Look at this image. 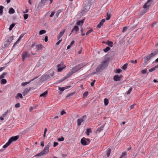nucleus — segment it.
<instances>
[{
  "instance_id": "1",
  "label": "nucleus",
  "mask_w": 158,
  "mask_h": 158,
  "mask_svg": "<svg viewBox=\"0 0 158 158\" xmlns=\"http://www.w3.org/2000/svg\"><path fill=\"white\" fill-rule=\"evenodd\" d=\"M109 59H107L106 60H103L100 64L98 65L96 69V71L99 73L102 72L104 69L106 68L108 66Z\"/></svg>"
},
{
  "instance_id": "2",
  "label": "nucleus",
  "mask_w": 158,
  "mask_h": 158,
  "mask_svg": "<svg viewBox=\"0 0 158 158\" xmlns=\"http://www.w3.org/2000/svg\"><path fill=\"white\" fill-rule=\"evenodd\" d=\"M152 2V0H148L147 2H146L143 6V8L144 9H146L143 10L141 11V15H143L145 14L148 10L149 8V6H150L151 3H150V2Z\"/></svg>"
},
{
  "instance_id": "3",
  "label": "nucleus",
  "mask_w": 158,
  "mask_h": 158,
  "mask_svg": "<svg viewBox=\"0 0 158 158\" xmlns=\"http://www.w3.org/2000/svg\"><path fill=\"white\" fill-rule=\"evenodd\" d=\"M156 53H152L148 55L147 56L144 57V63L146 64L147 63V62L152 57L155 56Z\"/></svg>"
},
{
  "instance_id": "4",
  "label": "nucleus",
  "mask_w": 158,
  "mask_h": 158,
  "mask_svg": "<svg viewBox=\"0 0 158 158\" xmlns=\"http://www.w3.org/2000/svg\"><path fill=\"white\" fill-rule=\"evenodd\" d=\"M78 71V69H77L76 68V67H75L73 68L72 69H71L69 71V72L68 74L69 75V77H70L74 73L77 72Z\"/></svg>"
},
{
  "instance_id": "5",
  "label": "nucleus",
  "mask_w": 158,
  "mask_h": 158,
  "mask_svg": "<svg viewBox=\"0 0 158 158\" xmlns=\"http://www.w3.org/2000/svg\"><path fill=\"white\" fill-rule=\"evenodd\" d=\"M86 117V115H84L81 118H79L77 120V125L80 126L81 124V123L84 121V118Z\"/></svg>"
},
{
  "instance_id": "6",
  "label": "nucleus",
  "mask_w": 158,
  "mask_h": 158,
  "mask_svg": "<svg viewBox=\"0 0 158 158\" xmlns=\"http://www.w3.org/2000/svg\"><path fill=\"white\" fill-rule=\"evenodd\" d=\"M50 78V76L48 74L43 75L42 76L41 80L42 81H44Z\"/></svg>"
},
{
  "instance_id": "7",
  "label": "nucleus",
  "mask_w": 158,
  "mask_h": 158,
  "mask_svg": "<svg viewBox=\"0 0 158 158\" xmlns=\"http://www.w3.org/2000/svg\"><path fill=\"white\" fill-rule=\"evenodd\" d=\"M19 137L18 135L15 136H12L9 139V141L11 143L12 142L14 141H15L17 140L19 138Z\"/></svg>"
},
{
  "instance_id": "8",
  "label": "nucleus",
  "mask_w": 158,
  "mask_h": 158,
  "mask_svg": "<svg viewBox=\"0 0 158 158\" xmlns=\"http://www.w3.org/2000/svg\"><path fill=\"white\" fill-rule=\"evenodd\" d=\"M49 147L50 146L48 144L46 145V146L44 148V150L42 151V152L44 153V154H45L48 152Z\"/></svg>"
},
{
  "instance_id": "9",
  "label": "nucleus",
  "mask_w": 158,
  "mask_h": 158,
  "mask_svg": "<svg viewBox=\"0 0 158 158\" xmlns=\"http://www.w3.org/2000/svg\"><path fill=\"white\" fill-rule=\"evenodd\" d=\"M44 5L41 3V2H40L38 5H35V7L36 8V10H39Z\"/></svg>"
},
{
  "instance_id": "10",
  "label": "nucleus",
  "mask_w": 158,
  "mask_h": 158,
  "mask_svg": "<svg viewBox=\"0 0 158 158\" xmlns=\"http://www.w3.org/2000/svg\"><path fill=\"white\" fill-rule=\"evenodd\" d=\"M81 143L83 145H88L86 140V138L83 137L82 138L81 140Z\"/></svg>"
},
{
  "instance_id": "11",
  "label": "nucleus",
  "mask_w": 158,
  "mask_h": 158,
  "mask_svg": "<svg viewBox=\"0 0 158 158\" xmlns=\"http://www.w3.org/2000/svg\"><path fill=\"white\" fill-rule=\"evenodd\" d=\"M106 20L105 19H102L99 22V24L97 25V27L98 28H100L101 26H102L104 23L105 22Z\"/></svg>"
},
{
  "instance_id": "12",
  "label": "nucleus",
  "mask_w": 158,
  "mask_h": 158,
  "mask_svg": "<svg viewBox=\"0 0 158 158\" xmlns=\"http://www.w3.org/2000/svg\"><path fill=\"white\" fill-rule=\"evenodd\" d=\"M38 77H35L33 79L31 80L29 82H23L22 83V86H25V85H27V84L30 83L31 81H34Z\"/></svg>"
},
{
  "instance_id": "13",
  "label": "nucleus",
  "mask_w": 158,
  "mask_h": 158,
  "mask_svg": "<svg viewBox=\"0 0 158 158\" xmlns=\"http://www.w3.org/2000/svg\"><path fill=\"white\" fill-rule=\"evenodd\" d=\"M31 89V88L30 87L29 89L27 88H26L24 90L23 92V96H25L29 92V91Z\"/></svg>"
},
{
  "instance_id": "14",
  "label": "nucleus",
  "mask_w": 158,
  "mask_h": 158,
  "mask_svg": "<svg viewBox=\"0 0 158 158\" xmlns=\"http://www.w3.org/2000/svg\"><path fill=\"white\" fill-rule=\"evenodd\" d=\"M79 27H78V26H76V25H75L74 27L72 30L71 33L69 35H70L71 34V33L72 32H73L74 31L77 32L78 31H79Z\"/></svg>"
},
{
  "instance_id": "15",
  "label": "nucleus",
  "mask_w": 158,
  "mask_h": 158,
  "mask_svg": "<svg viewBox=\"0 0 158 158\" xmlns=\"http://www.w3.org/2000/svg\"><path fill=\"white\" fill-rule=\"evenodd\" d=\"M65 31V29L60 31L57 36V40H59L61 37L64 35Z\"/></svg>"
},
{
  "instance_id": "16",
  "label": "nucleus",
  "mask_w": 158,
  "mask_h": 158,
  "mask_svg": "<svg viewBox=\"0 0 158 158\" xmlns=\"http://www.w3.org/2000/svg\"><path fill=\"white\" fill-rule=\"evenodd\" d=\"M113 79L114 81H120V77L118 75H116L114 76Z\"/></svg>"
},
{
  "instance_id": "17",
  "label": "nucleus",
  "mask_w": 158,
  "mask_h": 158,
  "mask_svg": "<svg viewBox=\"0 0 158 158\" xmlns=\"http://www.w3.org/2000/svg\"><path fill=\"white\" fill-rule=\"evenodd\" d=\"M69 75L67 74L66 76L64 77L63 78L61 79L58 80L59 82H61L64 80L65 79H66L67 78L69 77Z\"/></svg>"
},
{
  "instance_id": "18",
  "label": "nucleus",
  "mask_w": 158,
  "mask_h": 158,
  "mask_svg": "<svg viewBox=\"0 0 158 158\" xmlns=\"http://www.w3.org/2000/svg\"><path fill=\"white\" fill-rule=\"evenodd\" d=\"M85 19H84L78 21L76 23V24L78 26H79L81 25H82L84 23V21L85 20Z\"/></svg>"
},
{
  "instance_id": "19",
  "label": "nucleus",
  "mask_w": 158,
  "mask_h": 158,
  "mask_svg": "<svg viewBox=\"0 0 158 158\" xmlns=\"http://www.w3.org/2000/svg\"><path fill=\"white\" fill-rule=\"evenodd\" d=\"M19 98L21 99H22L23 98L22 95L21 93H18L15 97V99L16 100L18 99Z\"/></svg>"
},
{
  "instance_id": "20",
  "label": "nucleus",
  "mask_w": 158,
  "mask_h": 158,
  "mask_svg": "<svg viewBox=\"0 0 158 158\" xmlns=\"http://www.w3.org/2000/svg\"><path fill=\"white\" fill-rule=\"evenodd\" d=\"M36 47L37 50L39 51L42 49L43 45L41 44H39L36 45Z\"/></svg>"
},
{
  "instance_id": "21",
  "label": "nucleus",
  "mask_w": 158,
  "mask_h": 158,
  "mask_svg": "<svg viewBox=\"0 0 158 158\" xmlns=\"http://www.w3.org/2000/svg\"><path fill=\"white\" fill-rule=\"evenodd\" d=\"M48 93V91H46L44 93L40 94V97H43L44 98L45 97H46V96H47V95Z\"/></svg>"
},
{
  "instance_id": "22",
  "label": "nucleus",
  "mask_w": 158,
  "mask_h": 158,
  "mask_svg": "<svg viewBox=\"0 0 158 158\" xmlns=\"http://www.w3.org/2000/svg\"><path fill=\"white\" fill-rule=\"evenodd\" d=\"M66 67V65H64L62 67H58L57 69V71L58 72H60L61 71L64 69Z\"/></svg>"
},
{
  "instance_id": "23",
  "label": "nucleus",
  "mask_w": 158,
  "mask_h": 158,
  "mask_svg": "<svg viewBox=\"0 0 158 158\" xmlns=\"http://www.w3.org/2000/svg\"><path fill=\"white\" fill-rule=\"evenodd\" d=\"M104 124H103L101 127H99L98 129L97 130V131L100 132L101 131L103 130L104 127Z\"/></svg>"
},
{
  "instance_id": "24",
  "label": "nucleus",
  "mask_w": 158,
  "mask_h": 158,
  "mask_svg": "<svg viewBox=\"0 0 158 158\" xmlns=\"http://www.w3.org/2000/svg\"><path fill=\"white\" fill-rule=\"evenodd\" d=\"M89 7L88 6H85L82 10L83 12H87L89 9Z\"/></svg>"
},
{
  "instance_id": "25",
  "label": "nucleus",
  "mask_w": 158,
  "mask_h": 158,
  "mask_svg": "<svg viewBox=\"0 0 158 158\" xmlns=\"http://www.w3.org/2000/svg\"><path fill=\"white\" fill-rule=\"evenodd\" d=\"M15 12V10L13 8H10L9 11V13L10 14H13Z\"/></svg>"
},
{
  "instance_id": "26",
  "label": "nucleus",
  "mask_w": 158,
  "mask_h": 158,
  "mask_svg": "<svg viewBox=\"0 0 158 158\" xmlns=\"http://www.w3.org/2000/svg\"><path fill=\"white\" fill-rule=\"evenodd\" d=\"M111 149L110 148H108L107 150L106 151V154L107 155V156L108 157L110 156V152H111Z\"/></svg>"
},
{
  "instance_id": "27",
  "label": "nucleus",
  "mask_w": 158,
  "mask_h": 158,
  "mask_svg": "<svg viewBox=\"0 0 158 158\" xmlns=\"http://www.w3.org/2000/svg\"><path fill=\"white\" fill-rule=\"evenodd\" d=\"M106 44L108 46L111 47L113 46V43L111 41L107 40L106 42Z\"/></svg>"
},
{
  "instance_id": "28",
  "label": "nucleus",
  "mask_w": 158,
  "mask_h": 158,
  "mask_svg": "<svg viewBox=\"0 0 158 158\" xmlns=\"http://www.w3.org/2000/svg\"><path fill=\"white\" fill-rule=\"evenodd\" d=\"M84 67V65H81V64H79L76 65L75 67L78 69V70Z\"/></svg>"
},
{
  "instance_id": "29",
  "label": "nucleus",
  "mask_w": 158,
  "mask_h": 158,
  "mask_svg": "<svg viewBox=\"0 0 158 158\" xmlns=\"http://www.w3.org/2000/svg\"><path fill=\"white\" fill-rule=\"evenodd\" d=\"M10 142L8 140V142L3 145V148H6L10 145Z\"/></svg>"
},
{
  "instance_id": "30",
  "label": "nucleus",
  "mask_w": 158,
  "mask_h": 158,
  "mask_svg": "<svg viewBox=\"0 0 158 158\" xmlns=\"http://www.w3.org/2000/svg\"><path fill=\"white\" fill-rule=\"evenodd\" d=\"M4 8V7L2 6H0V15H2L3 13V9Z\"/></svg>"
},
{
  "instance_id": "31",
  "label": "nucleus",
  "mask_w": 158,
  "mask_h": 158,
  "mask_svg": "<svg viewBox=\"0 0 158 158\" xmlns=\"http://www.w3.org/2000/svg\"><path fill=\"white\" fill-rule=\"evenodd\" d=\"M15 25V23H13L12 24H11L10 26V27L9 28V30L10 31H11L13 28L14 27Z\"/></svg>"
},
{
  "instance_id": "32",
  "label": "nucleus",
  "mask_w": 158,
  "mask_h": 158,
  "mask_svg": "<svg viewBox=\"0 0 158 158\" xmlns=\"http://www.w3.org/2000/svg\"><path fill=\"white\" fill-rule=\"evenodd\" d=\"M7 82V81L6 79H2L1 81V83L3 85L5 84Z\"/></svg>"
},
{
  "instance_id": "33",
  "label": "nucleus",
  "mask_w": 158,
  "mask_h": 158,
  "mask_svg": "<svg viewBox=\"0 0 158 158\" xmlns=\"http://www.w3.org/2000/svg\"><path fill=\"white\" fill-rule=\"evenodd\" d=\"M104 103L105 106L108 105L109 103V100L108 99L106 98L104 99Z\"/></svg>"
},
{
  "instance_id": "34",
  "label": "nucleus",
  "mask_w": 158,
  "mask_h": 158,
  "mask_svg": "<svg viewBox=\"0 0 158 158\" xmlns=\"http://www.w3.org/2000/svg\"><path fill=\"white\" fill-rule=\"evenodd\" d=\"M110 48L109 47H107L103 49V51L105 52H107L110 50Z\"/></svg>"
},
{
  "instance_id": "35",
  "label": "nucleus",
  "mask_w": 158,
  "mask_h": 158,
  "mask_svg": "<svg viewBox=\"0 0 158 158\" xmlns=\"http://www.w3.org/2000/svg\"><path fill=\"white\" fill-rule=\"evenodd\" d=\"M127 65H128V64H127V63H126V64H124L123 65V66H122V69H123L124 70H125L127 68Z\"/></svg>"
},
{
  "instance_id": "36",
  "label": "nucleus",
  "mask_w": 158,
  "mask_h": 158,
  "mask_svg": "<svg viewBox=\"0 0 158 158\" xmlns=\"http://www.w3.org/2000/svg\"><path fill=\"white\" fill-rule=\"evenodd\" d=\"M107 17L106 18V19L107 20H109L110 18L111 15L110 13H107L106 14Z\"/></svg>"
},
{
  "instance_id": "37",
  "label": "nucleus",
  "mask_w": 158,
  "mask_h": 158,
  "mask_svg": "<svg viewBox=\"0 0 158 158\" xmlns=\"http://www.w3.org/2000/svg\"><path fill=\"white\" fill-rule=\"evenodd\" d=\"M27 52L25 51V52H23V53L22 54V56H23L24 57H27Z\"/></svg>"
},
{
  "instance_id": "38",
  "label": "nucleus",
  "mask_w": 158,
  "mask_h": 158,
  "mask_svg": "<svg viewBox=\"0 0 158 158\" xmlns=\"http://www.w3.org/2000/svg\"><path fill=\"white\" fill-rule=\"evenodd\" d=\"M13 39V36H10L8 38L7 40L6 41H9V42L10 43L11 42L12 40Z\"/></svg>"
},
{
  "instance_id": "39",
  "label": "nucleus",
  "mask_w": 158,
  "mask_h": 158,
  "mask_svg": "<svg viewBox=\"0 0 158 158\" xmlns=\"http://www.w3.org/2000/svg\"><path fill=\"white\" fill-rule=\"evenodd\" d=\"M46 32V31L44 30H40L39 32V34L41 35L43 34H44Z\"/></svg>"
},
{
  "instance_id": "40",
  "label": "nucleus",
  "mask_w": 158,
  "mask_h": 158,
  "mask_svg": "<svg viewBox=\"0 0 158 158\" xmlns=\"http://www.w3.org/2000/svg\"><path fill=\"white\" fill-rule=\"evenodd\" d=\"M44 153H43L42 151L37 154H36L35 156H43V155H44Z\"/></svg>"
},
{
  "instance_id": "41",
  "label": "nucleus",
  "mask_w": 158,
  "mask_h": 158,
  "mask_svg": "<svg viewBox=\"0 0 158 158\" xmlns=\"http://www.w3.org/2000/svg\"><path fill=\"white\" fill-rule=\"evenodd\" d=\"M92 132L91 129V128H89L87 129V132L86 133L87 135H89V133Z\"/></svg>"
},
{
  "instance_id": "42",
  "label": "nucleus",
  "mask_w": 158,
  "mask_h": 158,
  "mask_svg": "<svg viewBox=\"0 0 158 158\" xmlns=\"http://www.w3.org/2000/svg\"><path fill=\"white\" fill-rule=\"evenodd\" d=\"M93 31V30L92 28L90 29V30H88L86 33V35H88L92 31Z\"/></svg>"
},
{
  "instance_id": "43",
  "label": "nucleus",
  "mask_w": 158,
  "mask_h": 158,
  "mask_svg": "<svg viewBox=\"0 0 158 158\" xmlns=\"http://www.w3.org/2000/svg\"><path fill=\"white\" fill-rule=\"evenodd\" d=\"M65 88L64 87H59V90H60V92L61 93V92H62L65 89Z\"/></svg>"
},
{
  "instance_id": "44",
  "label": "nucleus",
  "mask_w": 158,
  "mask_h": 158,
  "mask_svg": "<svg viewBox=\"0 0 158 158\" xmlns=\"http://www.w3.org/2000/svg\"><path fill=\"white\" fill-rule=\"evenodd\" d=\"M64 139V138L63 137L61 136L60 138H58L57 140L59 141H63Z\"/></svg>"
},
{
  "instance_id": "45",
  "label": "nucleus",
  "mask_w": 158,
  "mask_h": 158,
  "mask_svg": "<svg viewBox=\"0 0 158 158\" xmlns=\"http://www.w3.org/2000/svg\"><path fill=\"white\" fill-rule=\"evenodd\" d=\"M10 43L9 42V41H6L4 44V46L6 47H7L10 44Z\"/></svg>"
},
{
  "instance_id": "46",
  "label": "nucleus",
  "mask_w": 158,
  "mask_h": 158,
  "mask_svg": "<svg viewBox=\"0 0 158 158\" xmlns=\"http://www.w3.org/2000/svg\"><path fill=\"white\" fill-rule=\"evenodd\" d=\"M24 19L25 20L27 19L28 17V15L27 14H25L23 15Z\"/></svg>"
},
{
  "instance_id": "47",
  "label": "nucleus",
  "mask_w": 158,
  "mask_h": 158,
  "mask_svg": "<svg viewBox=\"0 0 158 158\" xmlns=\"http://www.w3.org/2000/svg\"><path fill=\"white\" fill-rule=\"evenodd\" d=\"M156 69H157V68H155V66L154 67L149 69V71L150 72H152L153 71L155 70Z\"/></svg>"
},
{
  "instance_id": "48",
  "label": "nucleus",
  "mask_w": 158,
  "mask_h": 158,
  "mask_svg": "<svg viewBox=\"0 0 158 158\" xmlns=\"http://www.w3.org/2000/svg\"><path fill=\"white\" fill-rule=\"evenodd\" d=\"M88 94V92H85L83 94V97H85L87 96Z\"/></svg>"
},
{
  "instance_id": "49",
  "label": "nucleus",
  "mask_w": 158,
  "mask_h": 158,
  "mask_svg": "<svg viewBox=\"0 0 158 158\" xmlns=\"http://www.w3.org/2000/svg\"><path fill=\"white\" fill-rule=\"evenodd\" d=\"M132 90V88H130L128 90L127 92V94H130Z\"/></svg>"
},
{
  "instance_id": "50",
  "label": "nucleus",
  "mask_w": 158,
  "mask_h": 158,
  "mask_svg": "<svg viewBox=\"0 0 158 158\" xmlns=\"http://www.w3.org/2000/svg\"><path fill=\"white\" fill-rule=\"evenodd\" d=\"M20 105L19 103H17L15 105V107L16 108H19L20 107Z\"/></svg>"
},
{
  "instance_id": "51",
  "label": "nucleus",
  "mask_w": 158,
  "mask_h": 158,
  "mask_svg": "<svg viewBox=\"0 0 158 158\" xmlns=\"http://www.w3.org/2000/svg\"><path fill=\"white\" fill-rule=\"evenodd\" d=\"M127 152H123L122 153V156H123V157L127 155Z\"/></svg>"
},
{
  "instance_id": "52",
  "label": "nucleus",
  "mask_w": 158,
  "mask_h": 158,
  "mask_svg": "<svg viewBox=\"0 0 158 158\" xmlns=\"http://www.w3.org/2000/svg\"><path fill=\"white\" fill-rule=\"evenodd\" d=\"M47 1L48 0H41V3H43V4L44 5Z\"/></svg>"
},
{
  "instance_id": "53",
  "label": "nucleus",
  "mask_w": 158,
  "mask_h": 158,
  "mask_svg": "<svg viewBox=\"0 0 158 158\" xmlns=\"http://www.w3.org/2000/svg\"><path fill=\"white\" fill-rule=\"evenodd\" d=\"M9 112V110H7L6 112H5V113L2 114V116L3 117H5L6 115H7L8 112Z\"/></svg>"
},
{
  "instance_id": "54",
  "label": "nucleus",
  "mask_w": 158,
  "mask_h": 158,
  "mask_svg": "<svg viewBox=\"0 0 158 158\" xmlns=\"http://www.w3.org/2000/svg\"><path fill=\"white\" fill-rule=\"evenodd\" d=\"M121 71L122 70L120 69H117L116 70V73H120Z\"/></svg>"
},
{
  "instance_id": "55",
  "label": "nucleus",
  "mask_w": 158,
  "mask_h": 158,
  "mask_svg": "<svg viewBox=\"0 0 158 158\" xmlns=\"http://www.w3.org/2000/svg\"><path fill=\"white\" fill-rule=\"evenodd\" d=\"M147 71V69H145L142 70L141 72H142V73L144 74H145L146 73Z\"/></svg>"
},
{
  "instance_id": "56",
  "label": "nucleus",
  "mask_w": 158,
  "mask_h": 158,
  "mask_svg": "<svg viewBox=\"0 0 158 158\" xmlns=\"http://www.w3.org/2000/svg\"><path fill=\"white\" fill-rule=\"evenodd\" d=\"M58 144V143L57 142H54L53 143V147H55Z\"/></svg>"
},
{
  "instance_id": "57",
  "label": "nucleus",
  "mask_w": 158,
  "mask_h": 158,
  "mask_svg": "<svg viewBox=\"0 0 158 158\" xmlns=\"http://www.w3.org/2000/svg\"><path fill=\"white\" fill-rule=\"evenodd\" d=\"M59 40L58 41L56 44V45H58L59 44H60V42L62 41V39H60V40Z\"/></svg>"
},
{
  "instance_id": "58",
  "label": "nucleus",
  "mask_w": 158,
  "mask_h": 158,
  "mask_svg": "<svg viewBox=\"0 0 158 158\" xmlns=\"http://www.w3.org/2000/svg\"><path fill=\"white\" fill-rule=\"evenodd\" d=\"M63 63L62 62H61L60 63L58 64L57 65V66L58 67H60L61 66L63 65Z\"/></svg>"
},
{
  "instance_id": "59",
  "label": "nucleus",
  "mask_w": 158,
  "mask_h": 158,
  "mask_svg": "<svg viewBox=\"0 0 158 158\" xmlns=\"http://www.w3.org/2000/svg\"><path fill=\"white\" fill-rule=\"evenodd\" d=\"M86 142L88 144H89L90 143V139H86Z\"/></svg>"
},
{
  "instance_id": "60",
  "label": "nucleus",
  "mask_w": 158,
  "mask_h": 158,
  "mask_svg": "<svg viewBox=\"0 0 158 158\" xmlns=\"http://www.w3.org/2000/svg\"><path fill=\"white\" fill-rule=\"evenodd\" d=\"M51 72L50 73V76L52 77L54 75V72L52 71H50V72Z\"/></svg>"
},
{
  "instance_id": "61",
  "label": "nucleus",
  "mask_w": 158,
  "mask_h": 158,
  "mask_svg": "<svg viewBox=\"0 0 158 158\" xmlns=\"http://www.w3.org/2000/svg\"><path fill=\"white\" fill-rule=\"evenodd\" d=\"M65 113H66V112H65L64 111V110H63L62 111H61V115H63L64 114H65Z\"/></svg>"
},
{
  "instance_id": "62",
  "label": "nucleus",
  "mask_w": 158,
  "mask_h": 158,
  "mask_svg": "<svg viewBox=\"0 0 158 158\" xmlns=\"http://www.w3.org/2000/svg\"><path fill=\"white\" fill-rule=\"evenodd\" d=\"M131 62L132 63L136 64L137 63V61L136 60H135L134 61L133 60H131Z\"/></svg>"
},
{
  "instance_id": "63",
  "label": "nucleus",
  "mask_w": 158,
  "mask_h": 158,
  "mask_svg": "<svg viewBox=\"0 0 158 158\" xmlns=\"http://www.w3.org/2000/svg\"><path fill=\"white\" fill-rule=\"evenodd\" d=\"M127 29V27L125 26L123 27V32H124Z\"/></svg>"
},
{
  "instance_id": "64",
  "label": "nucleus",
  "mask_w": 158,
  "mask_h": 158,
  "mask_svg": "<svg viewBox=\"0 0 158 158\" xmlns=\"http://www.w3.org/2000/svg\"><path fill=\"white\" fill-rule=\"evenodd\" d=\"M55 12H52L51 14L50 15V17H53V15H54V14H55Z\"/></svg>"
}]
</instances>
